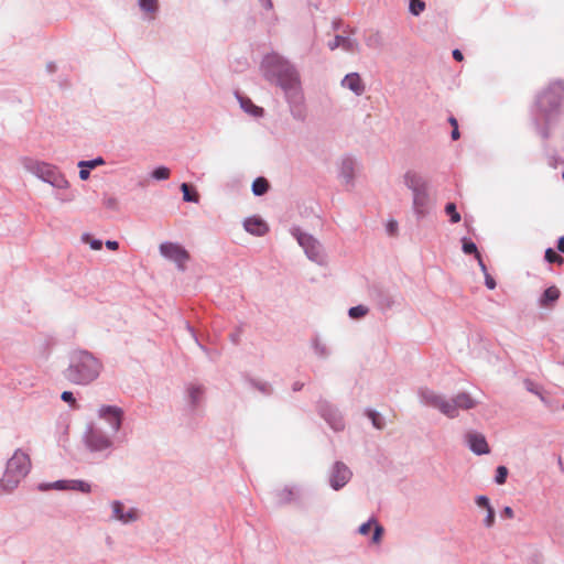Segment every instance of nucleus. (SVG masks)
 I'll use <instances>...</instances> for the list:
<instances>
[{"label":"nucleus","instance_id":"nucleus-40","mask_svg":"<svg viewBox=\"0 0 564 564\" xmlns=\"http://www.w3.org/2000/svg\"><path fill=\"white\" fill-rule=\"evenodd\" d=\"M476 503L480 508L489 509L491 508L490 500L487 496L480 495L476 498Z\"/></svg>","mask_w":564,"mask_h":564},{"label":"nucleus","instance_id":"nucleus-21","mask_svg":"<svg viewBox=\"0 0 564 564\" xmlns=\"http://www.w3.org/2000/svg\"><path fill=\"white\" fill-rule=\"evenodd\" d=\"M72 480H57L52 484L41 485V490L57 489V490H70Z\"/></svg>","mask_w":564,"mask_h":564},{"label":"nucleus","instance_id":"nucleus-49","mask_svg":"<svg viewBox=\"0 0 564 564\" xmlns=\"http://www.w3.org/2000/svg\"><path fill=\"white\" fill-rule=\"evenodd\" d=\"M458 133H459L458 126H455V128H453V130H452V139L458 140Z\"/></svg>","mask_w":564,"mask_h":564},{"label":"nucleus","instance_id":"nucleus-48","mask_svg":"<svg viewBox=\"0 0 564 564\" xmlns=\"http://www.w3.org/2000/svg\"><path fill=\"white\" fill-rule=\"evenodd\" d=\"M557 249L564 253V236L560 237L557 240Z\"/></svg>","mask_w":564,"mask_h":564},{"label":"nucleus","instance_id":"nucleus-15","mask_svg":"<svg viewBox=\"0 0 564 564\" xmlns=\"http://www.w3.org/2000/svg\"><path fill=\"white\" fill-rule=\"evenodd\" d=\"M560 295L561 292L555 285L549 286L541 294L539 299V304L542 307L552 306L560 299Z\"/></svg>","mask_w":564,"mask_h":564},{"label":"nucleus","instance_id":"nucleus-11","mask_svg":"<svg viewBox=\"0 0 564 564\" xmlns=\"http://www.w3.org/2000/svg\"><path fill=\"white\" fill-rule=\"evenodd\" d=\"M31 171L34 172L39 177L43 178L45 182H48L53 185L59 186L57 172L51 165L43 162H35L31 166Z\"/></svg>","mask_w":564,"mask_h":564},{"label":"nucleus","instance_id":"nucleus-13","mask_svg":"<svg viewBox=\"0 0 564 564\" xmlns=\"http://www.w3.org/2000/svg\"><path fill=\"white\" fill-rule=\"evenodd\" d=\"M87 445L91 451H104L111 445V441L101 432L91 430L87 435Z\"/></svg>","mask_w":564,"mask_h":564},{"label":"nucleus","instance_id":"nucleus-5","mask_svg":"<svg viewBox=\"0 0 564 564\" xmlns=\"http://www.w3.org/2000/svg\"><path fill=\"white\" fill-rule=\"evenodd\" d=\"M406 186L413 192V205L417 215L423 216L427 210L429 196L426 182L415 172H408L404 175Z\"/></svg>","mask_w":564,"mask_h":564},{"label":"nucleus","instance_id":"nucleus-24","mask_svg":"<svg viewBox=\"0 0 564 564\" xmlns=\"http://www.w3.org/2000/svg\"><path fill=\"white\" fill-rule=\"evenodd\" d=\"M479 268H480V270L482 271V273L485 275V285L489 290H494L497 286L496 280L488 273L487 267H486V264H485L482 259H479Z\"/></svg>","mask_w":564,"mask_h":564},{"label":"nucleus","instance_id":"nucleus-37","mask_svg":"<svg viewBox=\"0 0 564 564\" xmlns=\"http://www.w3.org/2000/svg\"><path fill=\"white\" fill-rule=\"evenodd\" d=\"M445 212L447 215L451 216V220L453 223L458 221V213L456 212V205L455 203H448L445 207Z\"/></svg>","mask_w":564,"mask_h":564},{"label":"nucleus","instance_id":"nucleus-42","mask_svg":"<svg viewBox=\"0 0 564 564\" xmlns=\"http://www.w3.org/2000/svg\"><path fill=\"white\" fill-rule=\"evenodd\" d=\"M340 41H341V35H336L334 40L328 42L329 50L334 51V50L340 47Z\"/></svg>","mask_w":564,"mask_h":564},{"label":"nucleus","instance_id":"nucleus-25","mask_svg":"<svg viewBox=\"0 0 564 564\" xmlns=\"http://www.w3.org/2000/svg\"><path fill=\"white\" fill-rule=\"evenodd\" d=\"M523 384H524V388L527 389V391L538 395L542 401H544V397H543L542 389L540 386H538L531 379H524Z\"/></svg>","mask_w":564,"mask_h":564},{"label":"nucleus","instance_id":"nucleus-50","mask_svg":"<svg viewBox=\"0 0 564 564\" xmlns=\"http://www.w3.org/2000/svg\"><path fill=\"white\" fill-rule=\"evenodd\" d=\"M560 161L558 158L552 156L550 158L549 164L553 167H556V163Z\"/></svg>","mask_w":564,"mask_h":564},{"label":"nucleus","instance_id":"nucleus-47","mask_svg":"<svg viewBox=\"0 0 564 564\" xmlns=\"http://www.w3.org/2000/svg\"><path fill=\"white\" fill-rule=\"evenodd\" d=\"M106 247L110 250H117L119 248V245L117 241L108 240L106 241Z\"/></svg>","mask_w":564,"mask_h":564},{"label":"nucleus","instance_id":"nucleus-18","mask_svg":"<svg viewBox=\"0 0 564 564\" xmlns=\"http://www.w3.org/2000/svg\"><path fill=\"white\" fill-rule=\"evenodd\" d=\"M372 524L375 525V531H373V535H372V542L377 544V543H379L381 541V538H382V534H383V528L380 524H378L375 519H371L368 522L361 524L359 527V533L362 534V535L368 534L370 532V529H371Z\"/></svg>","mask_w":564,"mask_h":564},{"label":"nucleus","instance_id":"nucleus-46","mask_svg":"<svg viewBox=\"0 0 564 564\" xmlns=\"http://www.w3.org/2000/svg\"><path fill=\"white\" fill-rule=\"evenodd\" d=\"M397 227H398V225H397V223H395V221H390V223L388 224V231H389V234H390V235H394V234H395V231H397Z\"/></svg>","mask_w":564,"mask_h":564},{"label":"nucleus","instance_id":"nucleus-34","mask_svg":"<svg viewBox=\"0 0 564 564\" xmlns=\"http://www.w3.org/2000/svg\"><path fill=\"white\" fill-rule=\"evenodd\" d=\"M368 313V308L364 305L354 306L349 310V316L351 318L364 317Z\"/></svg>","mask_w":564,"mask_h":564},{"label":"nucleus","instance_id":"nucleus-22","mask_svg":"<svg viewBox=\"0 0 564 564\" xmlns=\"http://www.w3.org/2000/svg\"><path fill=\"white\" fill-rule=\"evenodd\" d=\"M181 189L183 192V198L184 200L186 202H193V203H197L199 200V195L197 194V192L195 191H191V187L188 184L186 183H183L181 185Z\"/></svg>","mask_w":564,"mask_h":564},{"label":"nucleus","instance_id":"nucleus-44","mask_svg":"<svg viewBox=\"0 0 564 564\" xmlns=\"http://www.w3.org/2000/svg\"><path fill=\"white\" fill-rule=\"evenodd\" d=\"M105 205H106V207H108V208L116 209V208H117V206H118V202H117V199H116V198H113V197H109V198H107V199L105 200Z\"/></svg>","mask_w":564,"mask_h":564},{"label":"nucleus","instance_id":"nucleus-41","mask_svg":"<svg viewBox=\"0 0 564 564\" xmlns=\"http://www.w3.org/2000/svg\"><path fill=\"white\" fill-rule=\"evenodd\" d=\"M84 241L89 243L90 248L93 250H100L101 247H102V242L100 240H97V239H91L89 238L88 236L87 237H84Z\"/></svg>","mask_w":564,"mask_h":564},{"label":"nucleus","instance_id":"nucleus-20","mask_svg":"<svg viewBox=\"0 0 564 564\" xmlns=\"http://www.w3.org/2000/svg\"><path fill=\"white\" fill-rule=\"evenodd\" d=\"M269 188V183L264 177H258L252 183V192L254 195H263Z\"/></svg>","mask_w":564,"mask_h":564},{"label":"nucleus","instance_id":"nucleus-17","mask_svg":"<svg viewBox=\"0 0 564 564\" xmlns=\"http://www.w3.org/2000/svg\"><path fill=\"white\" fill-rule=\"evenodd\" d=\"M112 511H113V517L117 520H120L124 523L133 521L138 517L137 511L134 509H131L127 513H123V505L119 501H115L112 503Z\"/></svg>","mask_w":564,"mask_h":564},{"label":"nucleus","instance_id":"nucleus-55","mask_svg":"<svg viewBox=\"0 0 564 564\" xmlns=\"http://www.w3.org/2000/svg\"><path fill=\"white\" fill-rule=\"evenodd\" d=\"M562 178L564 180V172L562 173Z\"/></svg>","mask_w":564,"mask_h":564},{"label":"nucleus","instance_id":"nucleus-8","mask_svg":"<svg viewBox=\"0 0 564 564\" xmlns=\"http://www.w3.org/2000/svg\"><path fill=\"white\" fill-rule=\"evenodd\" d=\"M98 414L101 419L111 425L115 432L120 430L123 416V412L120 408L113 405H102L98 410Z\"/></svg>","mask_w":564,"mask_h":564},{"label":"nucleus","instance_id":"nucleus-26","mask_svg":"<svg viewBox=\"0 0 564 564\" xmlns=\"http://www.w3.org/2000/svg\"><path fill=\"white\" fill-rule=\"evenodd\" d=\"M508 468L503 465H500L496 468L495 482L497 485H503L507 481L508 477Z\"/></svg>","mask_w":564,"mask_h":564},{"label":"nucleus","instance_id":"nucleus-35","mask_svg":"<svg viewBox=\"0 0 564 564\" xmlns=\"http://www.w3.org/2000/svg\"><path fill=\"white\" fill-rule=\"evenodd\" d=\"M487 510V514L484 519V525L486 528H491L495 523V519H496V512H495V509L491 507L489 509H486Z\"/></svg>","mask_w":564,"mask_h":564},{"label":"nucleus","instance_id":"nucleus-38","mask_svg":"<svg viewBox=\"0 0 564 564\" xmlns=\"http://www.w3.org/2000/svg\"><path fill=\"white\" fill-rule=\"evenodd\" d=\"M62 400L69 403L72 408H77L76 399L70 391H64L61 395Z\"/></svg>","mask_w":564,"mask_h":564},{"label":"nucleus","instance_id":"nucleus-33","mask_svg":"<svg viewBox=\"0 0 564 564\" xmlns=\"http://www.w3.org/2000/svg\"><path fill=\"white\" fill-rule=\"evenodd\" d=\"M70 490H79L82 492H90L91 487L83 480H72Z\"/></svg>","mask_w":564,"mask_h":564},{"label":"nucleus","instance_id":"nucleus-7","mask_svg":"<svg viewBox=\"0 0 564 564\" xmlns=\"http://www.w3.org/2000/svg\"><path fill=\"white\" fill-rule=\"evenodd\" d=\"M465 441L468 446V448L475 454V455H486L489 454L490 448L487 443V440L484 434L469 431L465 435Z\"/></svg>","mask_w":564,"mask_h":564},{"label":"nucleus","instance_id":"nucleus-3","mask_svg":"<svg viewBox=\"0 0 564 564\" xmlns=\"http://www.w3.org/2000/svg\"><path fill=\"white\" fill-rule=\"evenodd\" d=\"M102 365L97 358L88 351H80L74 356L66 377L76 384H88L99 377Z\"/></svg>","mask_w":564,"mask_h":564},{"label":"nucleus","instance_id":"nucleus-39","mask_svg":"<svg viewBox=\"0 0 564 564\" xmlns=\"http://www.w3.org/2000/svg\"><path fill=\"white\" fill-rule=\"evenodd\" d=\"M368 416L369 419L372 421V424L377 427V429H382L383 424L380 420V415L375 412V411H369L368 412Z\"/></svg>","mask_w":564,"mask_h":564},{"label":"nucleus","instance_id":"nucleus-16","mask_svg":"<svg viewBox=\"0 0 564 564\" xmlns=\"http://www.w3.org/2000/svg\"><path fill=\"white\" fill-rule=\"evenodd\" d=\"M243 226L248 232L257 236H263L268 231L267 224L262 219L257 217L248 218L245 221Z\"/></svg>","mask_w":564,"mask_h":564},{"label":"nucleus","instance_id":"nucleus-43","mask_svg":"<svg viewBox=\"0 0 564 564\" xmlns=\"http://www.w3.org/2000/svg\"><path fill=\"white\" fill-rule=\"evenodd\" d=\"M513 509L509 506H506L502 511L500 512V517L505 519H511L513 518Z\"/></svg>","mask_w":564,"mask_h":564},{"label":"nucleus","instance_id":"nucleus-14","mask_svg":"<svg viewBox=\"0 0 564 564\" xmlns=\"http://www.w3.org/2000/svg\"><path fill=\"white\" fill-rule=\"evenodd\" d=\"M341 86L360 96L365 91V84L358 73L347 74L341 80Z\"/></svg>","mask_w":564,"mask_h":564},{"label":"nucleus","instance_id":"nucleus-56","mask_svg":"<svg viewBox=\"0 0 564 564\" xmlns=\"http://www.w3.org/2000/svg\"><path fill=\"white\" fill-rule=\"evenodd\" d=\"M562 365H564V360L562 361Z\"/></svg>","mask_w":564,"mask_h":564},{"label":"nucleus","instance_id":"nucleus-32","mask_svg":"<svg viewBox=\"0 0 564 564\" xmlns=\"http://www.w3.org/2000/svg\"><path fill=\"white\" fill-rule=\"evenodd\" d=\"M241 106L247 112L253 116H260L262 113V109L253 105L250 100H241Z\"/></svg>","mask_w":564,"mask_h":564},{"label":"nucleus","instance_id":"nucleus-51","mask_svg":"<svg viewBox=\"0 0 564 564\" xmlns=\"http://www.w3.org/2000/svg\"><path fill=\"white\" fill-rule=\"evenodd\" d=\"M198 393H200V391H199V389H198V388H194V389H192V391H191L192 398H193L194 400H196V394H198Z\"/></svg>","mask_w":564,"mask_h":564},{"label":"nucleus","instance_id":"nucleus-23","mask_svg":"<svg viewBox=\"0 0 564 564\" xmlns=\"http://www.w3.org/2000/svg\"><path fill=\"white\" fill-rule=\"evenodd\" d=\"M340 48L354 53L358 51V43L356 40L349 37V36H343L340 41Z\"/></svg>","mask_w":564,"mask_h":564},{"label":"nucleus","instance_id":"nucleus-28","mask_svg":"<svg viewBox=\"0 0 564 564\" xmlns=\"http://www.w3.org/2000/svg\"><path fill=\"white\" fill-rule=\"evenodd\" d=\"M409 10L413 15H419L425 10V2L423 0H410Z\"/></svg>","mask_w":564,"mask_h":564},{"label":"nucleus","instance_id":"nucleus-53","mask_svg":"<svg viewBox=\"0 0 564 564\" xmlns=\"http://www.w3.org/2000/svg\"><path fill=\"white\" fill-rule=\"evenodd\" d=\"M452 55H453V58L458 62V56H459L458 48L453 50Z\"/></svg>","mask_w":564,"mask_h":564},{"label":"nucleus","instance_id":"nucleus-29","mask_svg":"<svg viewBox=\"0 0 564 564\" xmlns=\"http://www.w3.org/2000/svg\"><path fill=\"white\" fill-rule=\"evenodd\" d=\"M140 8L147 13H154L158 10V0H139Z\"/></svg>","mask_w":564,"mask_h":564},{"label":"nucleus","instance_id":"nucleus-9","mask_svg":"<svg viewBox=\"0 0 564 564\" xmlns=\"http://www.w3.org/2000/svg\"><path fill=\"white\" fill-rule=\"evenodd\" d=\"M350 477L351 471L349 468L345 464L338 462L333 467L329 481L332 487L335 490H338L349 481Z\"/></svg>","mask_w":564,"mask_h":564},{"label":"nucleus","instance_id":"nucleus-54","mask_svg":"<svg viewBox=\"0 0 564 564\" xmlns=\"http://www.w3.org/2000/svg\"><path fill=\"white\" fill-rule=\"evenodd\" d=\"M557 463H558V466L561 467V469H563V463H562V458L561 457L557 458Z\"/></svg>","mask_w":564,"mask_h":564},{"label":"nucleus","instance_id":"nucleus-52","mask_svg":"<svg viewBox=\"0 0 564 564\" xmlns=\"http://www.w3.org/2000/svg\"><path fill=\"white\" fill-rule=\"evenodd\" d=\"M448 121L453 126V128H455V126H458V121L455 117H451Z\"/></svg>","mask_w":564,"mask_h":564},{"label":"nucleus","instance_id":"nucleus-4","mask_svg":"<svg viewBox=\"0 0 564 564\" xmlns=\"http://www.w3.org/2000/svg\"><path fill=\"white\" fill-rule=\"evenodd\" d=\"M31 468L29 455L21 451H17L8 460L6 473L0 481L4 490L13 489L23 479Z\"/></svg>","mask_w":564,"mask_h":564},{"label":"nucleus","instance_id":"nucleus-27","mask_svg":"<svg viewBox=\"0 0 564 564\" xmlns=\"http://www.w3.org/2000/svg\"><path fill=\"white\" fill-rule=\"evenodd\" d=\"M477 401L465 392H460V410H469L475 408Z\"/></svg>","mask_w":564,"mask_h":564},{"label":"nucleus","instance_id":"nucleus-31","mask_svg":"<svg viewBox=\"0 0 564 564\" xmlns=\"http://www.w3.org/2000/svg\"><path fill=\"white\" fill-rule=\"evenodd\" d=\"M170 170L165 166H160V167H156L153 172H152V177L158 180V181H161V180H167L170 177Z\"/></svg>","mask_w":564,"mask_h":564},{"label":"nucleus","instance_id":"nucleus-1","mask_svg":"<svg viewBox=\"0 0 564 564\" xmlns=\"http://www.w3.org/2000/svg\"><path fill=\"white\" fill-rule=\"evenodd\" d=\"M564 98V86L553 83L542 90L531 108V121L539 137L545 141L551 137V129L561 116V105Z\"/></svg>","mask_w":564,"mask_h":564},{"label":"nucleus","instance_id":"nucleus-45","mask_svg":"<svg viewBox=\"0 0 564 564\" xmlns=\"http://www.w3.org/2000/svg\"><path fill=\"white\" fill-rule=\"evenodd\" d=\"M79 177L82 180H87L89 177V170H88V167H80Z\"/></svg>","mask_w":564,"mask_h":564},{"label":"nucleus","instance_id":"nucleus-12","mask_svg":"<svg viewBox=\"0 0 564 564\" xmlns=\"http://www.w3.org/2000/svg\"><path fill=\"white\" fill-rule=\"evenodd\" d=\"M299 243L304 248L307 257L313 260L319 262L322 260L321 249L318 242L308 235H300L297 237Z\"/></svg>","mask_w":564,"mask_h":564},{"label":"nucleus","instance_id":"nucleus-36","mask_svg":"<svg viewBox=\"0 0 564 564\" xmlns=\"http://www.w3.org/2000/svg\"><path fill=\"white\" fill-rule=\"evenodd\" d=\"M104 164V160L101 158L91 160V161H80L78 163L79 167H88V169H95L98 165Z\"/></svg>","mask_w":564,"mask_h":564},{"label":"nucleus","instance_id":"nucleus-19","mask_svg":"<svg viewBox=\"0 0 564 564\" xmlns=\"http://www.w3.org/2000/svg\"><path fill=\"white\" fill-rule=\"evenodd\" d=\"M460 242H462L460 249L463 250V252L466 254H474L475 259L479 263V259H482V258H481L480 252L478 251L477 245L471 239H468V238H462Z\"/></svg>","mask_w":564,"mask_h":564},{"label":"nucleus","instance_id":"nucleus-2","mask_svg":"<svg viewBox=\"0 0 564 564\" xmlns=\"http://www.w3.org/2000/svg\"><path fill=\"white\" fill-rule=\"evenodd\" d=\"M265 77L275 79L284 90L295 89L300 84V76L295 67L276 53L267 55L262 62Z\"/></svg>","mask_w":564,"mask_h":564},{"label":"nucleus","instance_id":"nucleus-6","mask_svg":"<svg viewBox=\"0 0 564 564\" xmlns=\"http://www.w3.org/2000/svg\"><path fill=\"white\" fill-rule=\"evenodd\" d=\"M160 252L166 259L174 261L182 270L185 268V263L189 260L188 252L177 243L163 242L160 245Z\"/></svg>","mask_w":564,"mask_h":564},{"label":"nucleus","instance_id":"nucleus-30","mask_svg":"<svg viewBox=\"0 0 564 564\" xmlns=\"http://www.w3.org/2000/svg\"><path fill=\"white\" fill-rule=\"evenodd\" d=\"M544 259L549 263H562L563 258L552 248H547L544 252Z\"/></svg>","mask_w":564,"mask_h":564},{"label":"nucleus","instance_id":"nucleus-10","mask_svg":"<svg viewBox=\"0 0 564 564\" xmlns=\"http://www.w3.org/2000/svg\"><path fill=\"white\" fill-rule=\"evenodd\" d=\"M426 401L432 405L438 408L445 415L455 417L458 413V406L455 400L446 401L442 397L434 393L424 395Z\"/></svg>","mask_w":564,"mask_h":564}]
</instances>
